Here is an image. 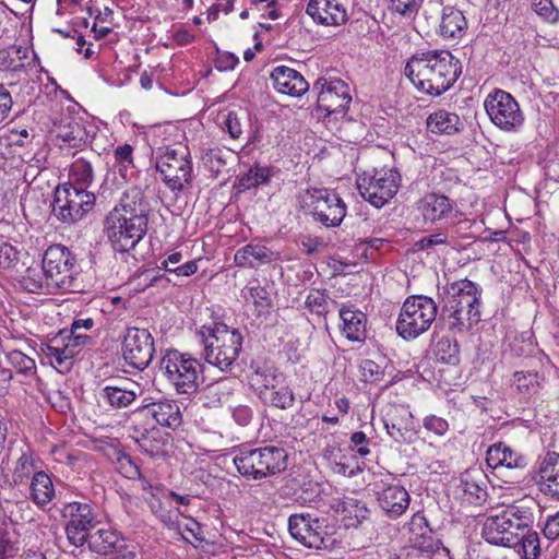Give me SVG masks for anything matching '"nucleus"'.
Wrapping results in <instances>:
<instances>
[{
  "mask_svg": "<svg viewBox=\"0 0 559 559\" xmlns=\"http://www.w3.org/2000/svg\"><path fill=\"white\" fill-rule=\"evenodd\" d=\"M148 203L141 189L132 187L123 193L105 217L104 233L118 252H128L143 239L148 225Z\"/></svg>",
  "mask_w": 559,
  "mask_h": 559,
  "instance_id": "1",
  "label": "nucleus"
},
{
  "mask_svg": "<svg viewBox=\"0 0 559 559\" xmlns=\"http://www.w3.org/2000/svg\"><path fill=\"white\" fill-rule=\"evenodd\" d=\"M404 72L418 92L436 97L453 86L462 67L450 51L429 50L412 56Z\"/></svg>",
  "mask_w": 559,
  "mask_h": 559,
  "instance_id": "2",
  "label": "nucleus"
},
{
  "mask_svg": "<svg viewBox=\"0 0 559 559\" xmlns=\"http://www.w3.org/2000/svg\"><path fill=\"white\" fill-rule=\"evenodd\" d=\"M480 296L481 289L467 278L442 287L438 294L440 319L451 331H468L480 321Z\"/></svg>",
  "mask_w": 559,
  "mask_h": 559,
  "instance_id": "3",
  "label": "nucleus"
},
{
  "mask_svg": "<svg viewBox=\"0 0 559 559\" xmlns=\"http://www.w3.org/2000/svg\"><path fill=\"white\" fill-rule=\"evenodd\" d=\"M205 361L221 371H229L242 348L241 333L223 322L203 325L199 332Z\"/></svg>",
  "mask_w": 559,
  "mask_h": 559,
  "instance_id": "4",
  "label": "nucleus"
},
{
  "mask_svg": "<svg viewBox=\"0 0 559 559\" xmlns=\"http://www.w3.org/2000/svg\"><path fill=\"white\" fill-rule=\"evenodd\" d=\"M287 452L284 448L266 445L261 448H241L233 462L238 473L253 480L274 476L287 467Z\"/></svg>",
  "mask_w": 559,
  "mask_h": 559,
  "instance_id": "5",
  "label": "nucleus"
},
{
  "mask_svg": "<svg viewBox=\"0 0 559 559\" xmlns=\"http://www.w3.org/2000/svg\"><path fill=\"white\" fill-rule=\"evenodd\" d=\"M158 369L177 394L191 395L197 392L202 365L190 354L167 349L159 359Z\"/></svg>",
  "mask_w": 559,
  "mask_h": 559,
  "instance_id": "6",
  "label": "nucleus"
},
{
  "mask_svg": "<svg viewBox=\"0 0 559 559\" xmlns=\"http://www.w3.org/2000/svg\"><path fill=\"white\" fill-rule=\"evenodd\" d=\"M437 302L425 295L408 296L396 320V332L404 340H415L427 332L436 321Z\"/></svg>",
  "mask_w": 559,
  "mask_h": 559,
  "instance_id": "7",
  "label": "nucleus"
},
{
  "mask_svg": "<svg viewBox=\"0 0 559 559\" xmlns=\"http://www.w3.org/2000/svg\"><path fill=\"white\" fill-rule=\"evenodd\" d=\"M250 383L264 405L288 409L295 404V393L286 383L285 374L274 367H254Z\"/></svg>",
  "mask_w": 559,
  "mask_h": 559,
  "instance_id": "8",
  "label": "nucleus"
},
{
  "mask_svg": "<svg viewBox=\"0 0 559 559\" xmlns=\"http://www.w3.org/2000/svg\"><path fill=\"white\" fill-rule=\"evenodd\" d=\"M43 270L51 286L58 290L74 292L78 288L79 267L71 251L62 245L48 247L43 258Z\"/></svg>",
  "mask_w": 559,
  "mask_h": 559,
  "instance_id": "9",
  "label": "nucleus"
},
{
  "mask_svg": "<svg viewBox=\"0 0 559 559\" xmlns=\"http://www.w3.org/2000/svg\"><path fill=\"white\" fill-rule=\"evenodd\" d=\"M313 221L328 227H337L346 216V205L337 193L325 188H308L302 195Z\"/></svg>",
  "mask_w": 559,
  "mask_h": 559,
  "instance_id": "10",
  "label": "nucleus"
},
{
  "mask_svg": "<svg viewBox=\"0 0 559 559\" xmlns=\"http://www.w3.org/2000/svg\"><path fill=\"white\" fill-rule=\"evenodd\" d=\"M95 195L84 189V183L57 188L55 193L53 212L58 219L71 224L81 219L93 209Z\"/></svg>",
  "mask_w": 559,
  "mask_h": 559,
  "instance_id": "11",
  "label": "nucleus"
},
{
  "mask_svg": "<svg viewBox=\"0 0 559 559\" xmlns=\"http://www.w3.org/2000/svg\"><path fill=\"white\" fill-rule=\"evenodd\" d=\"M325 522V519H320L314 513H294L288 518V531L305 547L321 549L328 546L331 538Z\"/></svg>",
  "mask_w": 559,
  "mask_h": 559,
  "instance_id": "12",
  "label": "nucleus"
},
{
  "mask_svg": "<svg viewBox=\"0 0 559 559\" xmlns=\"http://www.w3.org/2000/svg\"><path fill=\"white\" fill-rule=\"evenodd\" d=\"M484 106L491 122L503 131H516L524 122L519 103L508 92L495 90L485 99Z\"/></svg>",
  "mask_w": 559,
  "mask_h": 559,
  "instance_id": "13",
  "label": "nucleus"
},
{
  "mask_svg": "<svg viewBox=\"0 0 559 559\" xmlns=\"http://www.w3.org/2000/svg\"><path fill=\"white\" fill-rule=\"evenodd\" d=\"M61 514L67 521L66 534L69 543L76 548L84 546L98 523L92 506L86 502H69L63 506Z\"/></svg>",
  "mask_w": 559,
  "mask_h": 559,
  "instance_id": "14",
  "label": "nucleus"
},
{
  "mask_svg": "<svg viewBox=\"0 0 559 559\" xmlns=\"http://www.w3.org/2000/svg\"><path fill=\"white\" fill-rule=\"evenodd\" d=\"M122 357L134 369L144 370L153 360L154 338L146 329L129 326L122 338Z\"/></svg>",
  "mask_w": 559,
  "mask_h": 559,
  "instance_id": "15",
  "label": "nucleus"
},
{
  "mask_svg": "<svg viewBox=\"0 0 559 559\" xmlns=\"http://www.w3.org/2000/svg\"><path fill=\"white\" fill-rule=\"evenodd\" d=\"M382 421L388 435L397 443H412L416 439L413 414L409 406L388 403L382 409Z\"/></svg>",
  "mask_w": 559,
  "mask_h": 559,
  "instance_id": "16",
  "label": "nucleus"
},
{
  "mask_svg": "<svg viewBox=\"0 0 559 559\" xmlns=\"http://www.w3.org/2000/svg\"><path fill=\"white\" fill-rule=\"evenodd\" d=\"M313 91L318 92V108L328 116L344 114L352 102L349 86L340 79H319L313 84Z\"/></svg>",
  "mask_w": 559,
  "mask_h": 559,
  "instance_id": "17",
  "label": "nucleus"
},
{
  "mask_svg": "<svg viewBox=\"0 0 559 559\" xmlns=\"http://www.w3.org/2000/svg\"><path fill=\"white\" fill-rule=\"evenodd\" d=\"M132 416L135 419L144 421L152 418L155 424L173 430L177 429L182 424L180 408L177 402L173 400H160L142 405L132 413Z\"/></svg>",
  "mask_w": 559,
  "mask_h": 559,
  "instance_id": "18",
  "label": "nucleus"
},
{
  "mask_svg": "<svg viewBox=\"0 0 559 559\" xmlns=\"http://www.w3.org/2000/svg\"><path fill=\"white\" fill-rule=\"evenodd\" d=\"M396 177H358L360 195L374 207H382L397 192Z\"/></svg>",
  "mask_w": 559,
  "mask_h": 559,
  "instance_id": "19",
  "label": "nucleus"
},
{
  "mask_svg": "<svg viewBox=\"0 0 559 559\" xmlns=\"http://www.w3.org/2000/svg\"><path fill=\"white\" fill-rule=\"evenodd\" d=\"M281 260V252L273 250L262 241H251L234 254V263L241 269H260L263 265L277 263Z\"/></svg>",
  "mask_w": 559,
  "mask_h": 559,
  "instance_id": "20",
  "label": "nucleus"
},
{
  "mask_svg": "<svg viewBox=\"0 0 559 559\" xmlns=\"http://www.w3.org/2000/svg\"><path fill=\"white\" fill-rule=\"evenodd\" d=\"M535 483L544 496L559 501V453L544 455L537 466Z\"/></svg>",
  "mask_w": 559,
  "mask_h": 559,
  "instance_id": "21",
  "label": "nucleus"
},
{
  "mask_svg": "<svg viewBox=\"0 0 559 559\" xmlns=\"http://www.w3.org/2000/svg\"><path fill=\"white\" fill-rule=\"evenodd\" d=\"M417 211L426 224H438L453 216L454 201L444 194L427 193L417 202Z\"/></svg>",
  "mask_w": 559,
  "mask_h": 559,
  "instance_id": "22",
  "label": "nucleus"
},
{
  "mask_svg": "<svg viewBox=\"0 0 559 559\" xmlns=\"http://www.w3.org/2000/svg\"><path fill=\"white\" fill-rule=\"evenodd\" d=\"M306 13L313 22L324 26H338L348 19L347 11L340 0H309Z\"/></svg>",
  "mask_w": 559,
  "mask_h": 559,
  "instance_id": "23",
  "label": "nucleus"
},
{
  "mask_svg": "<svg viewBox=\"0 0 559 559\" xmlns=\"http://www.w3.org/2000/svg\"><path fill=\"white\" fill-rule=\"evenodd\" d=\"M377 500L381 510L390 518L397 519L409 507L411 496L400 484H384L377 492Z\"/></svg>",
  "mask_w": 559,
  "mask_h": 559,
  "instance_id": "24",
  "label": "nucleus"
},
{
  "mask_svg": "<svg viewBox=\"0 0 559 559\" xmlns=\"http://www.w3.org/2000/svg\"><path fill=\"white\" fill-rule=\"evenodd\" d=\"M425 527H428L427 519L420 513H415L411 520L412 544L403 549L397 559H429L431 542Z\"/></svg>",
  "mask_w": 559,
  "mask_h": 559,
  "instance_id": "25",
  "label": "nucleus"
},
{
  "mask_svg": "<svg viewBox=\"0 0 559 559\" xmlns=\"http://www.w3.org/2000/svg\"><path fill=\"white\" fill-rule=\"evenodd\" d=\"M67 332L62 331L59 335L49 340V342L43 348L46 357L50 359V364L55 368L69 369L71 359L79 354L81 346L73 342Z\"/></svg>",
  "mask_w": 559,
  "mask_h": 559,
  "instance_id": "26",
  "label": "nucleus"
},
{
  "mask_svg": "<svg viewBox=\"0 0 559 559\" xmlns=\"http://www.w3.org/2000/svg\"><path fill=\"white\" fill-rule=\"evenodd\" d=\"M518 534L513 533L510 524L506 521L503 513L487 516L481 526L484 539L495 546L511 548L518 543Z\"/></svg>",
  "mask_w": 559,
  "mask_h": 559,
  "instance_id": "27",
  "label": "nucleus"
},
{
  "mask_svg": "<svg viewBox=\"0 0 559 559\" xmlns=\"http://www.w3.org/2000/svg\"><path fill=\"white\" fill-rule=\"evenodd\" d=\"M271 80L278 93L288 96L299 97L309 90V84L304 76L295 69L286 66L274 68L271 73Z\"/></svg>",
  "mask_w": 559,
  "mask_h": 559,
  "instance_id": "28",
  "label": "nucleus"
},
{
  "mask_svg": "<svg viewBox=\"0 0 559 559\" xmlns=\"http://www.w3.org/2000/svg\"><path fill=\"white\" fill-rule=\"evenodd\" d=\"M132 438L139 444L140 449L151 456L162 452L165 444L164 437L156 426L148 421L135 419L132 416Z\"/></svg>",
  "mask_w": 559,
  "mask_h": 559,
  "instance_id": "29",
  "label": "nucleus"
},
{
  "mask_svg": "<svg viewBox=\"0 0 559 559\" xmlns=\"http://www.w3.org/2000/svg\"><path fill=\"white\" fill-rule=\"evenodd\" d=\"M486 462L492 469L499 467L522 469L527 466V457L523 453L513 450L504 442H498L488 448Z\"/></svg>",
  "mask_w": 559,
  "mask_h": 559,
  "instance_id": "30",
  "label": "nucleus"
},
{
  "mask_svg": "<svg viewBox=\"0 0 559 559\" xmlns=\"http://www.w3.org/2000/svg\"><path fill=\"white\" fill-rule=\"evenodd\" d=\"M535 508L536 503L533 500H521L506 506L501 512L513 533H525L534 524Z\"/></svg>",
  "mask_w": 559,
  "mask_h": 559,
  "instance_id": "31",
  "label": "nucleus"
},
{
  "mask_svg": "<svg viewBox=\"0 0 559 559\" xmlns=\"http://www.w3.org/2000/svg\"><path fill=\"white\" fill-rule=\"evenodd\" d=\"M238 388L239 382L231 377H225L212 382L202 391L201 400L203 405L209 408L219 407L231 401Z\"/></svg>",
  "mask_w": 559,
  "mask_h": 559,
  "instance_id": "32",
  "label": "nucleus"
},
{
  "mask_svg": "<svg viewBox=\"0 0 559 559\" xmlns=\"http://www.w3.org/2000/svg\"><path fill=\"white\" fill-rule=\"evenodd\" d=\"M342 333L352 342H364L367 336V316L353 305H343L340 308Z\"/></svg>",
  "mask_w": 559,
  "mask_h": 559,
  "instance_id": "33",
  "label": "nucleus"
},
{
  "mask_svg": "<svg viewBox=\"0 0 559 559\" xmlns=\"http://www.w3.org/2000/svg\"><path fill=\"white\" fill-rule=\"evenodd\" d=\"M53 135L61 144L69 147H79L88 142V132L82 120L72 117L62 118L55 123Z\"/></svg>",
  "mask_w": 559,
  "mask_h": 559,
  "instance_id": "34",
  "label": "nucleus"
},
{
  "mask_svg": "<svg viewBox=\"0 0 559 559\" xmlns=\"http://www.w3.org/2000/svg\"><path fill=\"white\" fill-rule=\"evenodd\" d=\"M466 29L467 20L463 12L452 5L443 7L439 23V35L444 39H460Z\"/></svg>",
  "mask_w": 559,
  "mask_h": 559,
  "instance_id": "35",
  "label": "nucleus"
},
{
  "mask_svg": "<svg viewBox=\"0 0 559 559\" xmlns=\"http://www.w3.org/2000/svg\"><path fill=\"white\" fill-rule=\"evenodd\" d=\"M459 493L464 503L481 506L488 497L485 476L465 473L461 477Z\"/></svg>",
  "mask_w": 559,
  "mask_h": 559,
  "instance_id": "36",
  "label": "nucleus"
},
{
  "mask_svg": "<svg viewBox=\"0 0 559 559\" xmlns=\"http://www.w3.org/2000/svg\"><path fill=\"white\" fill-rule=\"evenodd\" d=\"M141 393L140 385L132 382L127 385L108 384L100 390L99 395L111 407L124 408L131 405Z\"/></svg>",
  "mask_w": 559,
  "mask_h": 559,
  "instance_id": "37",
  "label": "nucleus"
},
{
  "mask_svg": "<svg viewBox=\"0 0 559 559\" xmlns=\"http://www.w3.org/2000/svg\"><path fill=\"white\" fill-rule=\"evenodd\" d=\"M87 544L92 551L107 556L115 551H121V548L124 546V539L109 527L98 528L88 536Z\"/></svg>",
  "mask_w": 559,
  "mask_h": 559,
  "instance_id": "38",
  "label": "nucleus"
},
{
  "mask_svg": "<svg viewBox=\"0 0 559 559\" xmlns=\"http://www.w3.org/2000/svg\"><path fill=\"white\" fill-rule=\"evenodd\" d=\"M427 129L436 134L452 135L460 132L464 124L455 112L439 109L430 114L426 120Z\"/></svg>",
  "mask_w": 559,
  "mask_h": 559,
  "instance_id": "39",
  "label": "nucleus"
},
{
  "mask_svg": "<svg viewBox=\"0 0 559 559\" xmlns=\"http://www.w3.org/2000/svg\"><path fill=\"white\" fill-rule=\"evenodd\" d=\"M29 498L40 509H44L55 498V486L49 474L36 471L29 485Z\"/></svg>",
  "mask_w": 559,
  "mask_h": 559,
  "instance_id": "40",
  "label": "nucleus"
},
{
  "mask_svg": "<svg viewBox=\"0 0 559 559\" xmlns=\"http://www.w3.org/2000/svg\"><path fill=\"white\" fill-rule=\"evenodd\" d=\"M156 170L162 175L167 173L181 171L188 175L191 171V162L185 152L177 150H167L164 154L159 155L156 159Z\"/></svg>",
  "mask_w": 559,
  "mask_h": 559,
  "instance_id": "41",
  "label": "nucleus"
},
{
  "mask_svg": "<svg viewBox=\"0 0 559 559\" xmlns=\"http://www.w3.org/2000/svg\"><path fill=\"white\" fill-rule=\"evenodd\" d=\"M545 378L536 371H515L512 384L523 399H531L539 393Z\"/></svg>",
  "mask_w": 559,
  "mask_h": 559,
  "instance_id": "42",
  "label": "nucleus"
},
{
  "mask_svg": "<svg viewBox=\"0 0 559 559\" xmlns=\"http://www.w3.org/2000/svg\"><path fill=\"white\" fill-rule=\"evenodd\" d=\"M153 514L170 531L183 533L181 523V513L178 509L167 507L166 502L153 501L150 504Z\"/></svg>",
  "mask_w": 559,
  "mask_h": 559,
  "instance_id": "43",
  "label": "nucleus"
},
{
  "mask_svg": "<svg viewBox=\"0 0 559 559\" xmlns=\"http://www.w3.org/2000/svg\"><path fill=\"white\" fill-rule=\"evenodd\" d=\"M21 283L26 290L33 294H50L57 290V287L50 285L43 269L28 267Z\"/></svg>",
  "mask_w": 559,
  "mask_h": 559,
  "instance_id": "44",
  "label": "nucleus"
},
{
  "mask_svg": "<svg viewBox=\"0 0 559 559\" xmlns=\"http://www.w3.org/2000/svg\"><path fill=\"white\" fill-rule=\"evenodd\" d=\"M518 543L512 547H518V552L522 559H537L540 555V540L538 533L532 528L525 533L518 534Z\"/></svg>",
  "mask_w": 559,
  "mask_h": 559,
  "instance_id": "45",
  "label": "nucleus"
},
{
  "mask_svg": "<svg viewBox=\"0 0 559 559\" xmlns=\"http://www.w3.org/2000/svg\"><path fill=\"white\" fill-rule=\"evenodd\" d=\"M433 355L442 364L456 365L460 361L459 344L449 337H442L436 343Z\"/></svg>",
  "mask_w": 559,
  "mask_h": 559,
  "instance_id": "46",
  "label": "nucleus"
},
{
  "mask_svg": "<svg viewBox=\"0 0 559 559\" xmlns=\"http://www.w3.org/2000/svg\"><path fill=\"white\" fill-rule=\"evenodd\" d=\"M36 468L34 453L31 450L23 451L14 465L13 481L23 484Z\"/></svg>",
  "mask_w": 559,
  "mask_h": 559,
  "instance_id": "47",
  "label": "nucleus"
},
{
  "mask_svg": "<svg viewBox=\"0 0 559 559\" xmlns=\"http://www.w3.org/2000/svg\"><path fill=\"white\" fill-rule=\"evenodd\" d=\"M332 302L335 305L336 302L334 300H331L326 290L321 289H312L308 294L305 305L306 308L314 314L318 316H325L329 311V305Z\"/></svg>",
  "mask_w": 559,
  "mask_h": 559,
  "instance_id": "48",
  "label": "nucleus"
},
{
  "mask_svg": "<svg viewBox=\"0 0 559 559\" xmlns=\"http://www.w3.org/2000/svg\"><path fill=\"white\" fill-rule=\"evenodd\" d=\"M20 550L17 535L7 527L0 530V559H13Z\"/></svg>",
  "mask_w": 559,
  "mask_h": 559,
  "instance_id": "49",
  "label": "nucleus"
},
{
  "mask_svg": "<svg viewBox=\"0 0 559 559\" xmlns=\"http://www.w3.org/2000/svg\"><path fill=\"white\" fill-rule=\"evenodd\" d=\"M9 364L16 371L24 376H33L36 372L35 360L22 353L21 350H11L7 354Z\"/></svg>",
  "mask_w": 559,
  "mask_h": 559,
  "instance_id": "50",
  "label": "nucleus"
},
{
  "mask_svg": "<svg viewBox=\"0 0 559 559\" xmlns=\"http://www.w3.org/2000/svg\"><path fill=\"white\" fill-rule=\"evenodd\" d=\"M242 294L246 301L253 304L257 308L266 309L272 304L267 289L260 284L246 287Z\"/></svg>",
  "mask_w": 559,
  "mask_h": 559,
  "instance_id": "51",
  "label": "nucleus"
},
{
  "mask_svg": "<svg viewBox=\"0 0 559 559\" xmlns=\"http://www.w3.org/2000/svg\"><path fill=\"white\" fill-rule=\"evenodd\" d=\"M342 512L346 518L355 520L356 523H361L369 516V509L366 503L353 498H346L343 501Z\"/></svg>",
  "mask_w": 559,
  "mask_h": 559,
  "instance_id": "52",
  "label": "nucleus"
},
{
  "mask_svg": "<svg viewBox=\"0 0 559 559\" xmlns=\"http://www.w3.org/2000/svg\"><path fill=\"white\" fill-rule=\"evenodd\" d=\"M94 320L92 318H76L71 324V329L69 332V336L73 338V342H76L81 347L86 345L92 338L82 332L90 331L94 326Z\"/></svg>",
  "mask_w": 559,
  "mask_h": 559,
  "instance_id": "53",
  "label": "nucleus"
},
{
  "mask_svg": "<svg viewBox=\"0 0 559 559\" xmlns=\"http://www.w3.org/2000/svg\"><path fill=\"white\" fill-rule=\"evenodd\" d=\"M532 9L546 23L557 24L559 22V9L552 0H533Z\"/></svg>",
  "mask_w": 559,
  "mask_h": 559,
  "instance_id": "54",
  "label": "nucleus"
},
{
  "mask_svg": "<svg viewBox=\"0 0 559 559\" xmlns=\"http://www.w3.org/2000/svg\"><path fill=\"white\" fill-rule=\"evenodd\" d=\"M116 468L126 478L135 479L140 476L139 466L132 461L131 456L121 450L115 451Z\"/></svg>",
  "mask_w": 559,
  "mask_h": 559,
  "instance_id": "55",
  "label": "nucleus"
},
{
  "mask_svg": "<svg viewBox=\"0 0 559 559\" xmlns=\"http://www.w3.org/2000/svg\"><path fill=\"white\" fill-rule=\"evenodd\" d=\"M423 427L439 438L444 437L450 429L448 420L435 414L424 417Z\"/></svg>",
  "mask_w": 559,
  "mask_h": 559,
  "instance_id": "56",
  "label": "nucleus"
},
{
  "mask_svg": "<svg viewBox=\"0 0 559 559\" xmlns=\"http://www.w3.org/2000/svg\"><path fill=\"white\" fill-rule=\"evenodd\" d=\"M389 2L393 12L405 17H414L421 7L423 0H389Z\"/></svg>",
  "mask_w": 559,
  "mask_h": 559,
  "instance_id": "57",
  "label": "nucleus"
},
{
  "mask_svg": "<svg viewBox=\"0 0 559 559\" xmlns=\"http://www.w3.org/2000/svg\"><path fill=\"white\" fill-rule=\"evenodd\" d=\"M133 148L129 144H123L115 150V158L119 167L120 175H124L128 170L135 168L133 164Z\"/></svg>",
  "mask_w": 559,
  "mask_h": 559,
  "instance_id": "58",
  "label": "nucleus"
},
{
  "mask_svg": "<svg viewBox=\"0 0 559 559\" xmlns=\"http://www.w3.org/2000/svg\"><path fill=\"white\" fill-rule=\"evenodd\" d=\"M361 379L365 382H378L383 378L382 368L373 360L366 359L360 364Z\"/></svg>",
  "mask_w": 559,
  "mask_h": 559,
  "instance_id": "59",
  "label": "nucleus"
},
{
  "mask_svg": "<svg viewBox=\"0 0 559 559\" xmlns=\"http://www.w3.org/2000/svg\"><path fill=\"white\" fill-rule=\"evenodd\" d=\"M19 250L11 243H0V266L3 269L13 267L19 261Z\"/></svg>",
  "mask_w": 559,
  "mask_h": 559,
  "instance_id": "60",
  "label": "nucleus"
},
{
  "mask_svg": "<svg viewBox=\"0 0 559 559\" xmlns=\"http://www.w3.org/2000/svg\"><path fill=\"white\" fill-rule=\"evenodd\" d=\"M224 126L233 140L241 139L243 134V123L236 112L230 111L227 114L224 120Z\"/></svg>",
  "mask_w": 559,
  "mask_h": 559,
  "instance_id": "61",
  "label": "nucleus"
},
{
  "mask_svg": "<svg viewBox=\"0 0 559 559\" xmlns=\"http://www.w3.org/2000/svg\"><path fill=\"white\" fill-rule=\"evenodd\" d=\"M425 532L431 542V552H429V559H452L449 549L444 547L438 538H436L432 530L429 526L425 527Z\"/></svg>",
  "mask_w": 559,
  "mask_h": 559,
  "instance_id": "62",
  "label": "nucleus"
},
{
  "mask_svg": "<svg viewBox=\"0 0 559 559\" xmlns=\"http://www.w3.org/2000/svg\"><path fill=\"white\" fill-rule=\"evenodd\" d=\"M299 245L304 252L308 255L314 254L325 247L322 238L311 235H301L299 237Z\"/></svg>",
  "mask_w": 559,
  "mask_h": 559,
  "instance_id": "63",
  "label": "nucleus"
},
{
  "mask_svg": "<svg viewBox=\"0 0 559 559\" xmlns=\"http://www.w3.org/2000/svg\"><path fill=\"white\" fill-rule=\"evenodd\" d=\"M231 417L239 426H248L253 418V411L249 405L238 404L230 407Z\"/></svg>",
  "mask_w": 559,
  "mask_h": 559,
  "instance_id": "64",
  "label": "nucleus"
}]
</instances>
